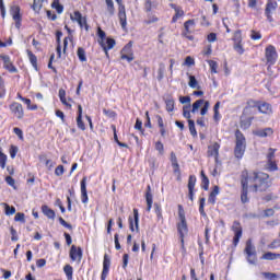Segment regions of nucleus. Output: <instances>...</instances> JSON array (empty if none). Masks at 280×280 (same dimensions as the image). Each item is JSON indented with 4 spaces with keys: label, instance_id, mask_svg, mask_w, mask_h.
I'll return each instance as SVG.
<instances>
[{
    "label": "nucleus",
    "instance_id": "obj_40",
    "mask_svg": "<svg viewBox=\"0 0 280 280\" xmlns=\"http://www.w3.org/2000/svg\"><path fill=\"white\" fill-rule=\"evenodd\" d=\"M153 23H159V16H156L152 13H149L147 15V19L143 21V24L144 25H152Z\"/></svg>",
    "mask_w": 280,
    "mask_h": 280
},
{
    "label": "nucleus",
    "instance_id": "obj_63",
    "mask_svg": "<svg viewBox=\"0 0 280 280\" xmlns=\"http://www.w3.org/2000/svg\"><path fill=\"white\" fill-rule=\"evenodd\" d=\"M280 247V240L276 238L273 240L269 245L268 248H270L271 250H275V248H279Z\"/></svg>",
    "mask_w": 280,
    "mask_h": 280
},
{
    "label": "nucleus",
    "instance_id": "obj_52",
    "mask_svg": "<svg viewBox=\"0 0 280 280\" xmlns=\"http://www.w3.org/2000/svg\"><path fill=\"white\" fill-rule=\"evenodd\" d=\"M3 206L5 215H14V213H16V208H14V206L10 207V205L8 203H3Z\"/></svg>",
    "mask_w": 280,
    "mask_h": 280
},
{
    "label": "nucleus",
    "instance_id": "obj_29",
    "mask_svg": "<svg viewBox=\"0 0 280 280\" xmlns=\"http://www.w3.org/2000/svg\"><path fill=\"white\" fill-rule=\"evenodd\" d=\"M254 135L256 137H260V139H264L266 137H272V135H275V130H272L270 127H267L265 129H258L254 131Z\"/></svg>",
    "mask_w": 280,
    "mask_h": 280
},
{
    "label": "nucleus",
    "instance_id": "obj_11",
    "mask_svg": "<svg viewBox=\"0 0 280 280\" xmlns=\"http://www.w3.org/2000/svg\"><path fill=\"white\" fill-rule=\"evenodd\" d=\"M244 253L247 255L248 264L255 266V264H257V250H255V245H253V241L248 240L246 242Z\"/></svg>",
    "mask_w": 280,
    "mask_h": 280
},
{
    "label": "nucleus",
    "instance_id": "obj_56",
    "mask_svg": "<svg viewBox=\"0 0 280 280\" xmlns=\"http://www.w3.org/2000/svg\"><path fill=\"white\" fill-rule=\"evenodd\" d=\"M208 65L210 67V73H218V61L208 60Z\"/></svg>",
    "mask_w": 280,
    "mask_h": 280
},
{
    "label": "nucleus",
    "instance_id": "obj_8",
    "mask_svg": "<svg viewBox=\"0 0 280 280\" xmlns=\"http://www.w3.org/2000/svg\"><path fill=\"white\" fill-rule=\"evenodd\" d=\"M233 40V49L238 54V56H243L244 51V39L242 37V30H237L234 32Z\"/></svg>",
    "mask_w": 280,
    "mask_h": 280
},
{
    "label": "nucleus",
    "instance_id": "obj_32",
    "mask_svg": "<svg viewBox=\"0 0 280 280\" xmlns=\"http://www.w3.org/2000/svg\"><path fill=\"white\" fill-rule=\"evenodd\" d=\"M42 213H44L48 220H56V211L47 205L42 206Z\"/></svg>",
    "mask_w": 280,
    "mask_h": 280
},
{
    "label": "nucleus",
    "instance_id": "obj_2",
    "mask_svg": "<svg viewBox=\"0 0 280 280\" xmlns=\"http://www.w3.org/2000/svg\"><path fill=\"white\" fill-rule=\"evenodd\" d=\"M178 219L177 222V235L180 242L182 252L185 254L187 253V247H185V236L189 233V225H187V218L185 217V209L182 205H178Z\"/></svg>",
    "mask_w": 280,
    "mask_h": 280
},
{
    "label": "nucleus",
    "instance_id": "obj_26",
    "mask_svg": "<svg viewBox=\"0 0 280 280\" xmlns=\"http://www.w3.org/2000/svg\"><path fill=\"white\" fill-rule=\"evenodd\" d=\"M86 176H84L81 179V202H83V205L89 203V191L86 190Z\"/></svg>",
    "mask_w": 280,
    "mask_h": 280
},
{
    "label": "nucleus",
    "instance_id": "obj_17",
    "mask_svg": "<svg viewBox=\"0 0 280 280\" xmlns=\"http://www.w3.org/2000/svg\"><path fill=\"white\" fill-rule=\"evenodd\" d=\"M0 60H2V62H3V69L9 71V73H19V69H16V66H14V63H12L10 56L0 55Z\"/></svg>",
    "mask_w": 280,
    "mask_h": 280
},
{
    "label": "nucleus",
    "instance_id": "obj_51",
    "mask_svg": "<svg viewBox=\"0 0 280 280\" xmlns=\"http://www.w3.org/2000/svg\"><path fill=\"white\" fill-rule=\"evenodd\" d=\"M249 38H250L252 40H261V38H262L261 32L252 30V31H250V35H249Z\"/></svg>",
    "mask_w": 280,
    "mask_h": 280
},
{
    "label": "nucleus",
    "instance_id": "obj_4",
    "mask_svg": "<svg viewBox=\"0 0 280 280\" xmlns=\"http://www.w3.org/2000/svg\"><path fill=\"white\" fill-rule=\"evenodd\" d=\"M253 108H257L261 115H272V105L264 101H255L253 98L247 100L244 113H252Z\"/></svg>",
    "mask_w": 280,
    "mask_h": 280
},
{
    "label": "nucleus",
    "instance_id": "obj_34",
    "mask_svg": "<svg viewBox=\"0 0 280 280\" xmlns=\"http://www.w3.org/2000/svg\"><path fill=\"white\" fill-rule=\"evenodd\" d=\"M155 118L158 119V126L160 128L161 137H165L167 135V130L165 129V122H163V117H161V115H156Z\"/></svg>",
    "mask_w": 280,
    "mask_h": 280
},
{
    "label": "nucleus",
    "instance_id": "obj_14",
    "mask_svg": "<svg viewBox=\"0 0 280 280\" xmlns=\"http://www.w3.org/2000/svg\"><path fill=\"white\" fill-rule=\"evenodd\" d=\"M277 8H279V4L276 2V0H268L266 8H265V16L267 18V21L269 23H273L275 18H272L273 12L277 11Z\"/></svg>",
    "mask_w": 280,
    "mask_h": 280
},
{
    "label": "nucleus",
    "instance_id": "obj_62",
    "mask_svg": "<svg viewBox=\"0 0 280 280\" xmlns=\"http://www.w3.org/2000/svg\"><path fill=\"white\" fill-rule=\"evenodd\" d=\"M155 150L159 151V154H165V147L163 145V142L156 141Z\"/></svg>",
    "mask_w": 280,
    "mask_h": 280
},
{
    "label": "nucleus",
    "instance_id": "obj_6",
    "mask_svg": "<svg viewBox=\"0 0 280 280\" xmlns=\"http://www.w3.org/2000/svg\"><path fill=\"white\" fill-rule=\"evenodd\" d=\"M265 58H266V65L268 69H270V67H275V65H277V60L279 59V54L277 52V48L272 45H268L265 48Z\"/></svg>",
    "mask_w": 280,
    "mask_h": 280
},
{
    "label": "nucleus",
    "instance_id": "obj_38",
    "mask_svg": "<svg viewBox=\"0 0 280 280\" xmlns=\"http://www.w3.org/2000/svg\"><path fill=\"white\" fill-rule=\"evenodd\" d=\"M201 176V189L205 191H209V177H207V174H205V171L200 172Z\"/></svg>",
    "mask_w": 280,
    "mask_h": 280
},
{
    "label": "nucleus",
    "instance_id": "obj_45",
    "mask_svg": "<svg viewBox=\"0 0 280 280\" xmlns=\"http://www.w3.org/2000/svg\"><path fill=\"white\" fill-rule=\"evenodd\" d=\"M154 211L158 218V221L161 222L163 220V208L161 207V203H154Z\"/></svg>",
    "mask_w": 280,
    "mask_h": 280
},
{
    "label": "nucleus",
    "instance_id": "obj_42",
    "mask_svg": "<svg viewBox=\"0 0 280 280\" xmlns=\"http://www.w3.org/2000/svg\"><path fill=\"white\" fill-rule=\"evenodd\" d=\"M8 163V155L3 153V148L0 147V167L1 170H5V165Z\"/></svg>",
    "mask_w": 280,
    "mask_h": 280
},
{
    "label": "nucleus",
    "instance_id": "obj_23",
    "mask_svg": "<svg viewBox=\"0 0 280 280\" xmlns=\"http://www.w3.org/2000/svg\"><path fill=\"white\" fill-rule=\"evenodd\" d=\"M98 45L102 47L103 51L108 56V51L117 45V42L110 37H107L105 40H98Z\"/></svg>",
    "mask_w": 280,
    "mask_h": 280
},
{
    "label": "nucleus",
    "instance_id": "obj_10",
    "mask_svg": "<svg viewBox=\"0 0 280 280\" xmlns=\"http://www.w3.org/2000/svg\"><path fill=\"white\" fill-rule=\"evenodd\" d=\"M9 12L15 23L16 30H21V25H23V14H21V7L19 4L11 5Z\"/></svg>",
    "mask_w": 280,
    "mask_h": 280
},
{
    "label": "nucleus",
    "instance_id": "obj_21",
    "mask_svg": "<svg viewBox=\"0 0 280 280\" xmlns=\"http://www.w3.org/2000/svg\"><path fill=\"white\" fill-rule=\"evenodd\" d=\"M207 154L209 158L213 156L215 163H220V143L214 142L213 144L209 145Z\"/></svg>",
    "mask_w": 280,
    "mask_h": 280
},
{
    "label": "nucleus",
    "instance_id": "obj_13",
    "mask_svg": "<svg viewBox=\"0 0 280 280\" xmlns=\"http://www.w3.org/2000/svg\"><path fill=\"white\" fill-rule=\"evenodd\" d=\"M71 21L78 23L81 30H85L89 32V23L86 22V16H82L80 11H74L72 15H70Z\"/></svg>",
    "mask_w": 280,
    "mask_h": 280
},
{
    "label": "nucleus",
    "instance_id": "obj_15",
    "mask_svg": "<svg viewBox=\"0 0 280 280\" xmlns=\"http://www.w3.org/2000/svg\"><path fill=\"white\" fill-rule=\"evenodd\" d=\"M128 222H129V230L131 231V233H135V231L139 233V209L137 208L133 209V215H129Z\"/></svg>",
    "mask_w": 280,
    "mask_h": 280
},
{
    "label": "nucleus",
    "instance_id": "obj_39",
    "mask_svg": "<svg viewBox=\"0 0 280 280\" xmlns=\"http://www.w3.org/2000/svg\"><path fill=\"white\" fill-rule=\"evenodd\" d=\"M47 0H33L32 10L37 14L43 10V3Z\"/></svg>",
    "mask_w": 280,
    "mask_h": 280
},
{
    "label": "nucleus",
    "instance_id": "obj_12",
    "mask_svg": "<svg viewBox=\"0 0 280 280\" xmlns=\"http://www.w3.org/2000/svg\"><path fill=\"white\" fill-rule=\"evenodd\" d=\"M118 5V19L122 30H126L128 25V16L126 15V4H124V0H115Z\"/></svg>",
    "mask_w": 280,
    "mask_h": 280
},
{
    "label": "nucleus",
    "instance_id": "obj_27",
    "mask_svg": "<svg viewBox=\"0 0 280 280\" xmlns=\"http://www.w3.org/2000/svg\"><path fill=\"white\" fill-rule=\"evenodd\" d=\"M145 200H147V213H150V211H152V205L154 202V198L152 196V187H150V185L147 186Z\"/></svg>",
    "mask_w": 280,
    "mask_h": 280
},
{
    "label": "nucleus",
    "instance_id": "obj_25",
    "mask_svg": "<svg viewBox=\"0 0 280 280\" xmlns=\"http://www.w3.org/2000/svg\"><path fill=\"white\" fill-rule=\"evenodd\" d=\"M170 8L175 11V14L172 18V23H178V19H183V16H185V11L182 7H178L175 3H171Z\"/></svg>",
    "mask_w": 280,
    "mask_h": 280
},
{
    "label": "nucleus",
    "instance_id": "obj_1",
    "mask_svg": "<svg viewBox=\"0 0 280 280\" xmlns=\"http://www.w3.org/2000/svg\"><path fill=\"white\" fill-rule=\"evenodd\" d=\"M241 187H245L257 194V191H268L272 182H270V175L259 171H249L244 168L240 175Z\"/></svg>",
    "mask_w": 280,
    "mask_h": 280
},
{
    "label": "nucleus",
    "instance_id": "obj_60",
    "mask_svg": "<svg viewBox=\"0 0 280 280\" xmlns=\"http://www.w3.org/2000/svg\"><path fill=\"white\" fill-rule=\"evenodd\" d=\"M58 220H59V223L61 224V226H63L65 229H68V231H73V225L66 222V220L62 217H59Z\"/></svg>",
    "mask_w": 280,
    "mask_h": 280
},
{
    "label": "nucleus",
    "instance_id": "obj_37",
    "mask_svg": "<svg viewBox=\"0 0 280 280\" xmlns=\"http://www.w3.org/2000/svg\"><path fill=\"white\" fill-rule=\"evenodd\" d=\"M50 8H52V10H56L57 14H62L65 12V5L60 3V0H54L50 4Z\"/></svg>",
    "mask_w": 280,
    "mask_h": 280
},
{
    "label": "nucleus",
    "instance_id": "obj_18",
    "mask_svg": "<svg viewBox=\"0 0 280 280\" xmlns=\"http://www.w3.org/2000/svg\"><path fill=\"white\" fill-rule=\"evenodd\" d=\"M246 115H250V113H244L243 109V114L240 117V127L242 128V130H248V128L253 126V120L255 119L254 116L248 117Z\"/></svg>",
    "mask_w": 280,
    "mask_h": 280
},
{
    "label": "nucleus",
    "instance_id": "obj_48",
    "mask_svg": "<svg viewBox=\"0 0 280 280\" xmlns=\"http://www.w3.org/2000/svg\"><path fill=\"white\" fill-rule=\"evenodd\" d=\"M188 128L191 137H198V131L196 130V122L191 119H188Z\"/></svg>",
    "mask_w": 280,
    "mask_h": 280
},
{
    "label": "nucleus",
    "instance_id": "obj_19",
    "mask_svg": "<svg viewBox=\"0 0 280 280\" xmlns=\"http://www.w3.org/2000/svg\"><path fill=\"white\" fill-rule=\"evenodd\" d=\"M196 26V21L195 20H187L184 23V32L182 33V36L184 38H187V40H194V35H191V30L190 27Z\"/></svg>",
    "mask_w": 280,
    "mask_h": 280
},
{
    "label": "nucleus",
    "instance_id": "obj_55",
    "mask_svg": "<svg viewBox=\"0 0 280 280\" xmlns=\"http://www.w3.org/2000/svg\"><path fill=\"white\" fill-rule=\"evenodd\" d=\"M9 154L11 159H16V154H19V147L11 144L9 149Z\"/></svg>",
    "mask_w": 280,
    "mask_h": 280
},
{
    "label": "nucleus",
    "instance_id": "obj_53",
    "mask_svg": "<svg viewBox=\"0 0 280 280\" xmlns=\"http://www.w3.org/2000/svg\"><path fill=\"white\" fill-rule=\"evenodd\" d=\"M120 54L135 55V52H132V42H129L127 45H125L124 48L121 49Z\"/></svg>",
    "mask_w": 280,
    "mask_h": 280
},
{
    "label": "nucleus",
    "instance_id": "obj_50",
    "mask_svg": "<svg viewBox=\"0 0 280 280\" xmlns=\"http://www.w3.org/2000/svg\"><path fill=\"white\" fill-rule=\"evenodd\" d=\"M8 94V90L5 89V80H0V100H3Z\"/></svg>",
    "mask_w": 280,
    "mask_h": 280
},
{
    "label": "nucleus",
    "instance_id": "obj_54",
    "mask_svg": "<svg viewBox=\"0 0 280 280\" xmlns=\"http://www.w3.org/2000/svg\"><path fill=\"white\" fill-rule=\"evenodd\" d=\"M261 275L267 280H279V275L275 272H262Z\"/></svg>",
    "mask_w": 280,
    "mask_h": 280
},
{
    "label": "nucleus",
    "instance_id": "obj_43",
    "mask_svg": "<svg viewBox=\"0 0 280 280\" xmlns=\"http://www.w3.org/2000/svg\"><path fill=\"white\" fill-rule=\"evenodd\" d=\"M63 272L66 275L67 280H73V267L71 265H66L63 267Z\"/></svg>",
    "mask_w": 280,
    "mask_h": 280
},
{
    "label": "nucleus",
    "instance_id": "obj_28",
    "mask_svg": "<svg viewBox=\"0 0 280 280\" xmlns=\"http://www.w3.org/2000/svg\"><path fill=\"white\" fill-rule=\"evenodd\" d=\"M16 98L26 105L27 110H38V105H32V100L24 97L21 93L16 94Z\"/></svg>",
    "mask_w": 280,
    "mask_h": 280
},
{
    "label": "nucleus",
    "instance_id": "obj_24",
    "mask_svg": "<svg viewBox=\"0 0 280 280\" xmlns=\"http://www.w3.org/2000/svg\"><path fill=\"white\" fill-rule=\"evenodd\" d=\"M109 272H110V256H108V254H105L103 259V270L101 273V280H106Z\"/></svg>",
    "mask_w": 280,
    "mask_h": 280
},
{
    "label": "nucleus",
    "instance_id": "obj_3",
    "mask_svg": "<svg viewBox=\"0 0 280 280\" xmlns=\"http://www.w3.org/2000/svg\"><path fill=\"white\" fill-rule=\"evenodd\" d=\"M202 104H203V106H202ZM210 106H211V103H209V101H205L202 98L197 100L192 104V108H191V105H186L183 107V117H185V119H188V120L191 119V113H198L200 107H201L200 115L205 116V115H207V113H209Z\"/></svg>",
    "mask_w": 280,
    "mask_h": 280
},
{
    "label": "nucleus",
    "instance_id": "obj_47",
    "mask_svg": "<svg viewBox=\"0 0 280 280\" xmlns=\"http://www.w3.org/2000/svg\"><path fill=\"white\" fill-rule=\"evenodd\" d=\"M77 56L80 62H86V50H84V48L79 47L77 50Z\"/></svg>",
    "mask_w": 280,
    "mask_h": 280
},
{
    "label": "nucleus",
    "instance_id": "obj_35",
    "mask_svg": "<svg viewBox=\"0 0 280 280\" xmlns=\"http://www.w3.org/2000/svg\"><path fill=\"white\" fill-rule=\"evenodd\" d=\"M59 100L63 106H67V108L71 110V104L67 102V91H65V89L59 90Z\"/></svg>",
    "mask_w": 280,
    "mask_h": 280
},
{
    "label": "nucleus",
    "instance_id": "obj_46",
    "mask_svg": "<svg viewBox=\"0 0 280 280\" xmlns=\"http://www.w3.org/2000/svg\"><path fill=\"white\" fill-rule=\"evenodd\" d=\"M207 199L205 197L199 198V213L202 218H207V212H205V203Z\"/></svg>",
    "mask_w": 280,
    "mask_h": 280
},
{
    "label": "nucleus",
    "instance_id": "obj_5",
    "mask_svg": "<svg viewBox=\"0 0 280 280\" xmlns=\"http://www.w3.org/2000/svg\"><path fill=\"white\" fill-rule=\"evenodd\" d=\"M234 137L235 145L233 154L236 161H242V159H244V155L246 154V137L240 129L235 131Z\"/></svg>",
    "mask_w": 280,
    "mask_h": 280
},
{
    "label": "nucleus",
    "instance_id": "obj_57",
    "mask_svg": "<svg viewBox=\"0 0 280 280\" xmlns=\"http://www.w3.org/2000/svg\"><path fill=\"white\" fill-rule=\"evenodd\" d=\"M103 114L108 117L109 119H115V117H117V112L112 110V109H103Z\"/></svg>",
    "mask_w": 280,
    "mask_h": 280
},
{
    "label": "nucleus",
    "instance_id": "obj_9",
    "mask_svg": "<svg viewBox=\"0 0 280 280\" xmlns=\"http://www.w3.org/2000/svg\"><path fill=\"white\" fill-rule=\"evenodd\" d=\"M9 110L12 115V117H14V119H24L25 117V109L23 108V104L19 103V102H12L9 105Z\"/></svg>",
    "mask_w": 280,
    "mask_h": 280
},
{
    "label": "nucleus",
    "instance_id": "obj_41",
    "mask_svg": "<svg viewBox=\"0 0 280 280\" xmlns=\"http://www.w3.org/2000/svg\"><path fill=\"white\" fill-rule=\"evenodd\" d=\"M250 188H246V187H241V202L243 205H246V202H249V199H248V190Z\"/></svg>",
    "mask_w": 280,
    "mask_h": 280
},
{
    "label": "nucleus",
    "instance_id": "obj_7",
    "mask_svg": "<svg viewBox=\"0 0 280 280\" xmlns=\"http://www.w3.org/2000/svg\"><path fill=\"white\" fill-rule=\"evenodd\" d=\"M231 231L233 232L234 236L232 240V246L234 248H237V245L240 244V241L242 240V236L244 235V228H242V223L240 221H234Z\"/></svg>",
    "mask_w": 280,
    "mask_h": 280
},
{
    "label": "nucleus",
    "instance_id": "obj_16",
    "mask_svg": "<svg viewBox=\"0 0 280 280\" xmlns=\"http://www.w3.org/2000/svg\"><path fill=\"white\" fill-rule=\"evenodd\" d=\"M171 163L173 167V174L176 176V180L180 183L183 180V175L180 173V165L178 164V158H176V153L171 152Z\"/></svg>",
    "mask_w": 280,
    "mask_h": 280
},
{
    "label": "nucleus",
    "instance_id": "obj_36",
    "mask_svg": "<svg viewBox=\"0 0 280 280\" xmlns=\"http://www.w3.org/2000/svg\"><path fill=\"white\" fill-rule=\"evenodd\" d=\"M26 54L32 67L38 69V57H36V55H34V52L30 49L26 50Z\"/></svg>",
    "mask_w": 280,
    "mask_h": 280
},
{
    "label": "nucleus",
    "instance_id": "obj_31",
    "mask_svg": "<svg viewBox=\"0 0 280 280\" xmlns=\"http://www.w3.org/2000/svg\"><path fill=\"white\" fill-rule=\"evenodd\" d=\"M77 127L79 128V130H82V131L86 130V125L82 119V105H78Z\"/></svg>",
    "mask_w": 280,
    "mask_h": 280
},
{
    "label": "nucleus",
    "instance_id": "obj_59",
    "mask_svg": "<svg viewBox=\"0 0 280 280\" xmlns=\"http://www.w3.org/2000/svg\"><path fill=\"white\" fill-rule=\"evenodd\" d=\"M267 165L270 172H277V170H279V166L277 165V162L275 160L267 161Z\"/></svg>",
    "mask_w": 280,
    "mask_h": 280
},
{
    "label": "nucleus",
    "instance_id": "obj_20",
    "mask_svg": "<svg viewBox=\"0 0 280 280\" xmlns=\"http://www.w3.org/2000/svg\"><path fill=\"white\" fill-rule=\"evenodd\" d=\"M82 247H78L75 245H72L69 252V257L71 259V261H77L78 264H80V261H82Z\"/></svg>",
    "mask_w": 280,
    "mask_h": 280
},
{
    "label": "nucleus",
    "instance_id": "obj_33",
    "mask_svg": "<svg viewBox=\"0 0 280 280\" xmlns=\"http://www.w3.org/2000/svg\"><path fill=\"white\" fill-rule=\"evenodd\" d=\"M260 259H264L265 261H275V259H280V254L267 252L260 257Z\"/></svg>",
    "mask_w": 280,
    "mask_h": 280
},
{
    "label": "nucleus",
    "instance_id": "obj_22",
    "mask_svg": "<svg viewBox=\"0 0 280 280\" xmlns=\"http://www.w3.org/2000/svg\"><path fill=\"white\" fill-rule=\"evenodd\" d=\"M196 183H197L196 175H189L187 187H188V198L191 202H194V196H196Z\"/></svg>",
    "mask_w": 280,
    "mask_h": 280
},
{
    "label": "nucleus",
    "instance_id": "obj_44",
    "mask_svg": "<svg viewBox=\"0 0 280 280\" xmlns=\"http://www.w3.org/2000/svg\"><path fill=\"white\" fill-rule=\"evenodd\" d=\"M105 3L109 16H115V2L113 0H105Z\"/></svg>",
    "mask_w": 280,
    "mask_h": 280
},
{
    "label": "nucleus",
    "instance_id": "obj_49",
    "mask_svg": "<svg viewBox=\"0 0 280 280\" xmlns=\"http://www.w3.org/2000/svg\"><path fill=\"white\" fill-rule=\"evenodd\" d=\"M188 86H190V89H200V84L195 75H189Z\"/></svg>",
    "mask_w": 280,
    "mask_h": 280
},
{
    "label": "nucleus",
    "instance_id": "obj_30",
    "mask_svg": "<svg viewBox=\"0 0 280 280\" xmlns=\"http://www.w3.org/2000/svg\"><path fill=\"white\" fill-rule=\"evenodd\" d=\"M219 195H220V186H213L212 190L208 196V203L215 205V201L218 200Z\"/></svg>",
    "mask_w": 280,
    "mask_h": 280
},
{
    "label": "nucleus",
    "instance_id": "obj_58",
    "mask_svg": "<svg viewBox=\"0 0 280 280\" xmlns=\"http://www.w3.org/2000/svg\"><path fill=\"white\" fill-rule=\"evenodd\" d=\"M56 43H57V47H56V51H57V58H62V45L60 44V38L56 37Z\"/></svg>",
    "mask_w": 280,
    "mask_h": 280
},
{
    "label": "nucleus",
    "instance_id": "obj_61",
    "mask_svg": "<svg viewBox=\"0 0 280 280\" xmlns=\"http://www.w3.org/2000/svg\"><path fill=\"white\" fill-rule=\"evenodd\" d=\"M165 104H166L167 113H173L174 112V100L170 98V100L165 101Z\"/></svg>",
    "mask_w": 280,
    "mask_h": 280
},
{
    "label": "nucleus",
    "instance_id": "obj_64",
    "mask_svg": "<svg viewBox=\"0 0 280 280\" xmlns=\"http://www.w3.org/2000/svg\"><path fill=\"white\" fill-rule=\"evenodd\" d=\"M97 36H98V40H103V42L106 40V32H104L102 27L97 28Z\"/></svg>",
    "mask_w": 280,
    "mask_h": 280
}]
</instances>
